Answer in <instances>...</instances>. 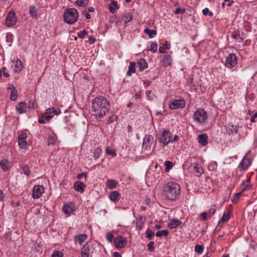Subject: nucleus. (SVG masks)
<instances>
[{
	"label": "nucleus",
	"instance_id": "3c124183",
	"mask_svg": "<svg viewBox=\"0 0 257 257\" xmlns=\"http://www.w3.org/2000/svg\"><path fill=\"white\" fill-rule=\"evenodd\" d=\"M241 194H242L241 192L234 194V195H233V198L231 200L233 203L234 204L237 202L238 199L241 196Z\"/></svg>",
	"mask_w": 257,
	"mask_h": 257
},
{
	"label": "nucleus",
	"instance_id": "b1692460",
	"mask_svg": "<svg viewBox=\"0 0 257 257\" xmlns=\"http://www.w3.org/2000/svg\"><path fill=\"white\" fill-rule=\"evenodd\" d=\"M85 187L84 183L80 181H76L74 184V189L81 193L83 192Z\"/></svg>",
	"mask_w": 257,
	"mask_h": 257
},
{
	"label": "nucleus",
	"instance_id": "c03bdc74",
	"mask_svg": "<svg viewBox=\"0 0 257 257\" xmlns=\"http://www.w3.org/2000/svg\"><path fill=\"white\" fill-rule=\"evenodd\" d=\"M168 234V231L167 230H162L160 231H158L156 234V235L157 237H162L163 235L166 236Z\"/></svg>",
	"mask_w": 257,
	"mask_h": 257
},
{
	"label": "nucleus",
	"instance_id": "aec40b11",
	"mask_svg": "<svg viewBox=\"0 0 257 257\" xmlns=\"http://www.w3.org/2000/svg\"><path fill=\"white\" fill-rule=\"evenodd\" d=\"M87 238V236L85 233L75 236L74 237V242L76 243L78 242L80 245H82V243L86 240Z\"/></svg>",
	"mask_w": 257,
	"mask_h": 257
},
{
	"label": "nucleus",
	"instance_id": "6e6d98bb",
	"mask_svg": "<svg viewBox=\"0 0 257 257\" xmlns=\"http://www.w3.org/2000/svg\"><path fill=\"white\" fill-rule=\"evenodd\" d=\"M117 118V116L115 114H113L111 116H109L108 120H107V123L110 124L114 122V121L116 120Z\"/></svg>",
	"mask_w": 257,
	"mask_h": 257
},
{
	"label": "nucleus",
	"instance_id": "cd10ccee",
	"mask_svg": "<svg viewBox=\"0 0 257 257\" xmlns=\"http://www.w3.org/2000/svg\"><path fill=\"white\" fill-rule=\"evenodd\" d=\"M136 64L135 62H131L128 66V70L126 72V75L128 76L132 75V73L136 72Z\"/></svg>",
	"mask_w": 257,
	"mask_h": 257
},
{
	"label": "nucleus",
	"instance_id": "603ef678",
	"mask_svg": "<svg viewBox=\"0 0 257 257\" xmlns=\"http://www.w3.org/2000/svg\"><path fill=\"white\" fill-rule=\"evenodd\" d=\"M216 207L215 205H212L208 211V216L211 217L216 211Z\"/></svg>",
	"mask_w": 257,
	"mask_h": 257
},
{
	"label": "nucleus",
	"instance_id": "a211bd4d",
	"mask_svg": "<svg viewBox=\"0 0 257 257\" xmlns=\"http://www.w3.org/2000/svg\"><path fill=\"white\" fill-rule=\"evenodd\" d=\"M208 138L206 134H202L198 136V142L202 146H206L208 144Z\"/></svg>",
	"mask_w": 257,
	"mask_h": 257
},
{
	"label": "nucleus",
	"instance_id": "7ed1b4c3",
	"mask_svg": "<svg viewBox=\"0 0 257 257\" xmlns=\"http://www.w3.org/2000/svg\"><path fill=\"white\" fill-rule=\"evenodd\" d=\"M64 21L68 24H73L77 21L78 13L75 9H68L63 14Z\"/></svg>",
	"mask_w": 257,
	"mask_h": 257
},
{
	"label": "nucleus",
	"instance_id": "680f3d73",
	"mask_svg": "<svg viewBox=\"0 0 257 257\" xmlns=\"http://www.w3.org/2000/svg\"><path fill=\"white\" fill-rule=\"evenodd\" d=\"M62 256L63 253L62 252L59 251H55L53 253L51 257H62Z\"/></svg>",
	"mask_w": 257,
	"mask_h": 257
},
{
	"label": "nucleus",
	"instance_id": "f03ea898",
	"mask_svg": "<svg viewBox=\"0 0 257 257\" xmlns=\"http://www.w3.org/2000/svg\"><path fill=\"white\" fill-rule=\"evenodd\" d=\"M180 186L177 183L170 182L166 183L163 187V195L168 200H177L180 196Z\"/></svg>",
	"mask_w": 257,
	"mask_h": 257
},
{
	"label": "nucleus",
	"instance_id": "de8ad7c7",
	"mask_svg": "<svg viewBox=\"0 0 257 257\" xmlns=\"http://www.w3.org/2000/svg\"><path fill=\"white\" fill-rule=\"evenodd\" d=\"M88 35V32L83 30L77 33L78 37L80 39H84Z\"/></svg>",
	"mask_w": 257,
	"mask_h": 257
},
{
	"label": "nucleus",
	"instance_id": "5701e85b",
	"mask_svg": "<svg viewBox=\"0 0 257 257\" xmlns=\"http://www.w3.org/2000/svg\"><path fill=\"white\" fill-rule=\"evenodd\" d=\"M27 104L25 102H20L18 103L16 106V110L20 114L24 113L26 112Z\"/></svg>",
	"mask_w": 257,
	"mask_h": 257
},
{
	"label": "nucleus",
	"instance_id": "79ce46f5",
	"mask_svg": "<svg viewBox=\"0 0 257 257\" xmlns=\"http://www.w3.org/2000/svg\"><path fill=\"white\" fill-rule=\"evenodd\" d=\"M164 165L166 167L165 168V171L166 172H168L170 170H171L173 166V164L172 162L171 161H166L165 163H164Z\"/></svg>",
	"mask_w": 257,
	"mask_h": 257
},
{
	"label": "nucleus",
	"instance_id": "4be33fe9",
	"mask_svg": "<svg viewBox=\"0 0 257 257\" xmlns=\"http://www.w3.org/2000/svg\"><path fill=\"white\" fill-rule=\"evenodd\" d=\"M13 61L14 63V71L16 72H20L23 67L22 62L18 58L16 60L14 59Z\"/></svg>",
	"mask_w": 257,
	"mask_h": 257
},
{
	"label": "nucleus",
	"instance_id": "a878e982",
	"mask_svg": "<svg viewBox=\"0 0 257 257\" xmlns=\"http://www.w3.org/2000/svg\"><path fill=\"white\" fill-rule=\"evenodd\" d=\"M118 185V182L113 179H108L106 182V187L109 189H115Z\"/></svg>",
	"mask_w": 257,
	"mask_h": 257
},
{
	"label": "nucleus",
	"instance_id": "13d9d810",
	"mask_svg": "<svg viewBox=\"0 0 257 257\" xmlns=\"http://www.w3.org/2000/svg\"><path fill=\"white\" fill-rule=\"evenodd\" d=\"M146 95L149 100H153L154 94L151 90H147L146 92Z\"/></svg>",
	"mask_w": 257,
	"mask_h": 257
},
{
	"label": "nucleus",
	"instance_id": "6ab92c4d",
	"mask_svg": "<svg viewBox=\"0 0 257 257\" xmlns=\"http://www.w3.org/2000/svg\"><path fill=\"white\" fill-rule=\"evenodd\" d=\"M137 66L139 68V71H143L145 68L148 67V66L146 60L143 58H141L138 60Z\"/></svg>",
	"mask_w": 257,
	"mask_h": 257
},
{
	"label": "nucleus",
	"instance_id": "8fccbe9b",
	"mask_svg": "<svg viewBox=\"0 0 257 257\" xmlns=\"http://www.w3.org/2000/svg\"><path fill=\"white\" fill-rule=\"evenodd\" d=\"M154 232L150 228H148L146 230V237L149 239H151L152 237L154 236Z\"/></svg>",
	"mask_w": 257,
	"mask_h": 257
},
{
	"label": "nucleus",
	"instance_id": "4c0bfd02",
	"mask_svg": "<svg viewBox=\"0 0 257 257\" xmlns=\"http://www.w3.org/2000/svg\"><path fill=\"white\" fill-rule=\"evenodd\" d=\"M158 49V44L155 42H151L150 46V48L148 49L149 51H151L153 53H155L157 52Z\"/></svg>",
	"mask_w": 257,
	"mask_h": 257
},
{
	"label": "nucleus",
	"instance_id": "69168bd1",
	"mask_svg": "<svg viewBox=\"0 0 257 257\" xmlns=\"http://www.w3.org/2000/svg\"><path fill=\"white\" fill-rule=\"evenodd\" d=\"M87 177V174L85 172L79 174L77 176V178L78 179H81L82 177H85V178Z\"/></svg>",
	"mask_w": 257,
	"mask_h": 257
},
{
	"label": "nucleus",
	"instance_id": "49530a36",
	"mask_svg": "<svg viewBox=\"0 0 257 257\" xmlns=\"http://www.w3.org/2000/svg\"><path fill=\"white\" fill-rule=\"evenodd\" d=\"M89 2V0H77L76 4L80 7H85Z\"/></svg>",
	"mask_w": 257,
	"mask_h": 257
},
{
	"label": "nucleus",
	"instance_id": "864d4df0",
	"mask_svg": "<svg viewBox=\"0 0 257 257\" xmlns=\"http://www.w3.org/2000/svg\"><path fill=\"white\" fill-rule=\"evenodd\" d=\"M234 3L233 1L231 0H224V2L222 4L221 6L222 8H224L226 5L227 7H229L232 6V4Z\"/></svg>",
	"mask_w": 257,
	"mask_h": 257
},
{
	"label": "nucleus",
	"instance_id": "a19ab883",
	"mask_svg": "<svg viewBox=\"0 0 257 257\" xmlns=\"http://www.w3.org/2000/svg\"><path fill=\"white\" fill-rule=\"evenodd\" d=\"M132 18H133L132 15L130 13H128L123 16V20L124 22V23L125 24H126V23H128L129 22H130L132 20Z\"/></svg>",
	"mask_w": 257,
	"mask_h": 257
},
{
	"label": "nucleus",
	"instance_id": "a18cd8bd",
	"mask_svg": "<svg viewBox=\"0 0 257 257\" xmlns=\"http://www.w3.org/2000/svg\"><path fill=\"white\" fill-rule=\"evenodd\" d=\"M18 98V91L17 89H14V90H12L11 92V94L10 95V98L12 100L15 101Z\"/></svg>",
	"mask_w": 257,
	"mask_h": 257
},
{
	"label": "nucleus",
	"instance_id": "37998d69",
	"mask_svg": "<svg viewBox=\"0 0 257 257\" xmlns=\"http://www.w3.org/2000/svg\"><path fill=\"white\" fill-rule=\"evenodd\" d=\"M204 249V246L203 245L197 244L195 246V251L199 254L203 253Z\"/></svg>",
	"mask_w": 257,
	"mask_h": 257
},
{
	"label": "nucleus",
	"instance_id": "2eb2a0df",
	"mask_svg": "<svg viewBox=\"0 0 257 257\" xmlns=\"http://www.w3.org/2000/svg\"><path fill=\"white\" fill-rule=\"evenodd\" d=\"M227 134L231 135L234 133H237L238 131V126L234 125L232 122L228 123L225 126Z\"/></svg>",
	"mask_w": 257,
	"mask_h": 257
},
{
	"label": "nucleus",
	"instance_id": "ddd939ff",
	"mask_svg": "<svg viewBox=\"0 0 257 257\" xmlns=\"http://www.w3.org/2000/svg\"><path fill=\"white\" fill-rule=\"evenodd\" d=\"M250 164V160L248 158H246V157H244L242 159L241 161L240 162V163H239L238 166V168L240 171H244L248 168Z\"/></svg>",
	"mask_w": 257,
	"mask_h": 257
},
{
	"label": "nucleus",
	"instance_id": "6e6552de",
	"mask_svg": "<svg viewBox=\"0 0 257 257\" xmlns=\"http://www.w3.org/2000/svg\"><path fill=\"white\" fill-rule=\"evenodd\" d=\"M17 20L16 14L14 11H11L8 14L5 24L7 27H11L15 25L17 23Z\"/></svg>",
	"mask_w": 257,
	"mask_h": 257
},
{
	"label": "nucleus",
	"instance_id": "f704fd0d",
	"mask_svg": "<svg viewBox=\"0 0 257 257\" xmlns=\"http://www.w3.org/2000/svg\"><path fill=\"white\" fill-rule=\"evenodd\" d=\"M61 112L59 108H56L54 107L48 108L46 110V113H52V114L58 115Z\"/></svg>",
	"mask_w": 257,
	"mask_h": 257
},
{
	"label": "nucleus",
	"instance_id": "c85d7f7f",
	"mask_svg": "<svg viewBox=\"0 0 257 257\" xmlns=\"http://www.w3.org/2000/svg\"><path fill=\"white\" fill-rule=\"evenodd\" d=\"M29 13L30 16L34 19H37V10L36 8L34 6H31L29 9Z\"/></svg>",
	"mask_w": 257,
	"mask_h": 257
},
{
	"label": "nucleus",
	"instance_id": "bb28decb",
	"mask_svg": "<svg viewBox=\"0 0 257 257\" xmlns=\"http://www.w3.org/2000/svg\"><path fill=\"white\" fill-rule=\"evenodd\" d=\"M172 57L170 55H165L163 56L162 62L164 66L167 67L172 63Z\"/></svg>",
	"mask_w": 257,
	"mask_h": 257
},
{
	"label": "nucleus",
	"instance_id": "423d86ee",
	"mask_svg": "<svg viewBox=\"0 0 257 257\" xmlns=\"http://www.w3.org/2000/svg\"><path fill=\"white\" fill-rule=\"evenodd\" d=\"M171 136L172 134L168 130H164L160 137H158V140L164 147L170 142Z\"/></svg>",
	"mask_w": 257,
	"mask_h": 257
},
{
	"label": "nucleus",
	"instance_id": "052dcab7",
	"mask_svg": "<svg viewBox=\"0 0 257 257\" xmlns=\"http://www.w3.org/2000/svg\"><path fill=\"white\" fill-rule=\"evenodd\" d=\"M42 117L47 121H49L53 117V114L52 113H46V112L45 113V115H42Z\"/></svg>",
	"mask_w": 257,
	"mask_h": 257
},
{
	"label": "nucleus",
	"instance_id": "0e129e2a",
	"mask_svg": "<svg viewBox=\"0 0 257 257\" xmlns=\"http://www.w3.org/2000/svg\"><path fill=\"white\" fill-rule=\"evenodd\" d=\"M201 215L202 216V219L203 220H206L207 217L208 216V213L206 212H202Z\"/></svg>",
	"mask_w": 257,
	"mask_h": 257
},
{
	"label": "nucleus",
	"instance_id": "09e8293b",
	"mask_svg": "<svg viewBox=\"0 0 257 257\" xmlns=\"http://www.w3.org/2000/svg\"><path fill=\"white\" fill-rule=\"evenodd\" d=\"M105 153L106 154L111 155L113 157H114L116 156L115 151L113 150L110 149L109 147L106 148Z\"/></svg>",
	"mask_w": 257,
	"mask_h": 257
},
{
	"label": "nucleus",
	"instance_id": "f3484780",
	"mask_svg": "<svg viewBox=\"0 0 257 257\" xmlns=\"http://www.w3.org/2000/svg\"><path fill=\"white\" fill-rule=\"evenodd\" d=\"M108 197L110 200L113 202H117L120 200V194L117 191H112L110 192L108 194Z\"/></svg>",
	"mask_w": 257,
	"mask_h": 257
},
{
	"label": "nucleus",
	"instance_id": "412c9836",
	"mask_svg": "<svg viewBox=\"0 0 257 257\" xmlns=\"http://www.w3.org/2000/svg\"><path fill=\"white\" fill-rule=\"evenodd\" d=\"M74 210V206L72 204H65L63 206V211L65 214L68 215H70Z\"/></svg>",
	"mask_w": 257,
	"mask_h": 257
},
{
	"label": "nucleus",
	"instance_id": "f8f14e48",
	"mask_svg": "<svg viewBox=\"0 0 257 257\" xmlns=\"http://www.w3.org/2000/svg\"><path fill=\"white\" fill-rule=\"evenodd\" d=\"M27 135L26 133H22L18 136V144L20 148L25 149L27 148V142L26 141Z\"/></svg>",
	"mask_w": 257,
	"mask_h": 257
},
{
	"label": "nucleus",
	"instance_id": "0eeeda50",
	"mask_svg": "<svg viewBox=\"0 0 257 257\" xmlns=\"http://www.w3.org/2000/svg\"><path fill=\"white\" fill-rule=\"evenodd\" d=\"M225 65L228 68L231 69L237 64V57L234 53L229 54L226 58Z\"/></svg>",
	"mask_w": 257,
	"mask_h": 257
},
{
	"label": "nucleus",
	"instance_id": "ea45409f",
	"mask_svg": "<svg viewBox=\"0 0 257 257\" xmlns=\"http://www.w3.org/2000/svg\"><path fill=\"white\" fill-rule=\"evenodd\" d=\"M56 142V138L53 136L49 135L47 138L48 145H54Z\"/></svg>",
	"mask_w": 257,
	"mask_h": 257
},
{
	"label": "nucleus",
	"instance_id": "774afa93",
	"mask_svg": "<svg viewBox=\"0 0 257 257\" xmlns=\"http://www.w3.org/2000/svg\"><path fill=\"white\" fill-rule=\"evenodd\" d=\"M179 136L177 135H175L173 138L171 139L170 138V142L171 143H174L177 142L179 140Z\"/></svg>",
	"mask_w": 257,
	"mask_h": 257
},
{
	"label": "nucleus",
	"instance_id": "4468645a",
	"mask_svg": "<svg viewBox=\"0 0 257 257\" xmlns=\"http://www.w3.org/2000/svg\"><path fill=\"white\" fill-rule=\"evenodd\" d=\"M92 252L93 246L90 245H85L81 249V257H89V254Z\"/></svg>",
	"mask_w": 257,
	"mask_h": 257
},
{
	"label": "nucleus",
	"instance_id": "5fc2aeb1",
	"mask_svg": "<svg viewBox=\"0 0 257 257\" xmlns=\"http://www.w3.org/2000/svg\"><path fill=\"white\" fill-rule=\"evenodd\" d=\"M217 164L216 162H212L208 165L209 170L210 171H213L217 169Z\"/></svg>",
	"mask_w": 257,
	"mask_h": 257
},
{
	"label": "nucleus",
	"instance_id": "9b49d317",
	"mask_svg": "<svg viewBox=\"0 0 257 257\" xmlns=\"http://www.w3.org/2000/svg\"><path fill=\"white\" fill-rule=\"evenodd\" d=\"M44 192V188L41 185H35L33 189L32 197L34 199L39 198Z\"/></svg>",
	"mask_w": 257,
	"mask_h": 257
},
{
	"label": "nucleus",
	"instance_id": "2f4dec72",
	"mask_svg": "<svg viewBox=\"0 0 257 257\" xmlns=\"http://www.w3.org/2000/svg\"><path fill=\"white\" fill-rule=\"evenodd\" d=\"M118 9H119V7L117 5V2H115V1L111 2V5L109 6V12L112 14H114L115 12V10H117Z\"/></svg>",
	"mask_w": 257,
	"mask_h": 257
},
{
	"label": "nucleus",
	"instance_id": "338daca9",
	"mask_svg": "<svg viewBox=\"0 0 257 257\" xmlns=\"http://www.w3.org/2000/svg\"><path fill=\"white\" fill-rule=\"evenodd\" d=\"M251 187V185H249V184H246L245 185H244V187L242 189V190H241L240 192H241L242 193L244 191L250 189Z\"/></svg>",
	"mask_w": 257,
	"mask_h": 257
},
{
	"label": "nucleus",
	"instance_id": "9d476101",
	"mask_svg": "<svg viewBox=\"0 0 257 257\" xmlns=\"http://www.w3.org/2000/svg\"><path fill=\"white\" fill-rule=\"evenodd\" d=\"M185 106V101L184 99L173 100L169 104V107L171 109L182 108Z\"/></svg>",
	"mask_w": 257,
	"mask_h": 257
},
{
	"label": "nucleus",
	"instance_id": "393cba45",
	"mask_svg": "<svg viewBox=\"0 0 257 257\" xmlns=\"http://www.w3.org/2000/svg\"><path fill=\"white\" fill-rule=\"evenodd\" d=\"M181 221L178 219H172L168 224V226L170 229L175 228L181 224Z\"/></svg>",
	"mask_w": 257,
	"mask_h": 257
},
{
	"label": "nucleus",
	"instance_id": "c9c22d12",
	"mask_svg": "<svg viewBox=\"0 0 257 257\" xmlns=\"http://www.w3.org/2000/svg\"><path fill=\"white\" fill-rule=\"evenodd\" d=\"M101 152L102 150L100 149V147H98L95 148L93 152V157L94 158L95 160L99 158V157L101 155Z\"/></svg>",
	"mask_w": 257,
	"mask_h": 257
},
{
	"label": "nucleus",
	"instance_id": "c756f323",
	"mask_svg": "<svg viewBox=\"0 0 257 257\" xmlns=\"http://www.w3.org/2000/svg\"><path fill=\"white\" fill-rule=\"evenodd\" d=\"M230 218V214L228 213H224L222 217L218 222V225H222L224 222L228 221Z\"/></svg>",
	"mask_w": 257,
	"mask_h": 257
},
{
	"label": "nucleus",
	"instance_id": "4d7b16f0",
	"mask_svg": "<svg viewBox=\"0 0 257 257\" xmlns=\"http://www.w3.org/2000/svg\"><path fill=\"white\" fill-rule=\"evenodd\" d=\"M106 239L107 240V241L110 243L112 242V239L113 238V234L112 232H108L107 233H106Z\"/></svg>",
	"mask_w": 257,
	"mask_h": 257
},
{
	"label": "nucleus",
	"instance_id": "e433bc0d",
	"mask_svg": "<svg viewBox=\"0 0 257 257\" xmlns=\"http://www.w3.org/2000/svg\"><path fill=\"white\" fill-rule=\"evenodd\" d=\"M144 33L148 34L150 38H154L157 35V32L154 30H150L149 28H146L144 30Z\"/></svg>",
	"mask_w": 257,
	"mask_h": 257
},
{
	"label": "nucleus",
	"instance_id": "20e7f679",
	"mask_svg": "<svg viewBox=\"0 0 257 257\" xmlns=\"http://www.w3.org/2000/svg\"><path fill=\"white\" fill-rule=\"evenodd\" d=\"M155 145L156 141L154 140L153 137L150 134L146 135L143 140L144 150L148 153H151L155 149Z\"/></svg>",
	"mask_w": 257,
	"mask_h": 257
},
{
	"label": "nucleus",
	"instance_id": "7c9ffc66",
	"mask_svg": "<svg viewBox=\"0 0 257 257\" xmlns=\"http://www.w3.org/2000/svg\"><path fill=\"white\" fill-rule=\"evenodd\" d=\"M193 171L196 176H199L203 173V169L198 164H196L193 167Z\"/></svg>",
	"mask_w": 257,
	"mask_h": 257
},
{
	"label": "nucleus",
	"instance_id": "bf43d9fd",
	"mask_svg": "<svg viewBox=\"0 0 257 257\" xmlns=\"http://www.w3.org/2000/svg\"><path fill=\"white\" fill-rule=\"evenodd\" d=\"M202 14L204 16H207L208 15L210 16H212L213 14L212 12H209L208 8H205L202 10Z\"/></svg>",
	"mask_w": 257,
	"mask_h": 257
},
{
	"label": "nucleus",
	"instance_id": "e2e57ef3",
	"mask_svg": "<svg viewBox=\"0 0 257 257\" xmlns=\"http://www.w3.org/2000/svg\"><path fill=\"white\" fill-rule=\"evenodd\" d=\"M155 242L153 241H150L148 244H147V247L148 248V249L150 251H152L154 249V245Z\"/></svg>",
	"mask_w": 257,
	"mask_h": 257
},
{
	"label": "nucleus",
	"instance_id": "72a5a7b5",
	"mask_svg": "<svg viewBox=\"0 0 257 257\" xmlns=\"http://www.w3.org/2000/svg\"><path fill=\"white\" fill-rule=\"evenodd\" d=\"M231 38L236 40L237 42L241 43L243 42V38L239 33L236 31H234L231 35Z\"/></svg>",
	"mask_w": 257,
	"mask_h": 257
},
{
	"label": "nucleus",
	"instance_id": "39448f33",
	"mask_svg": "<svg viewBox=\"0 0 257 257\" xmlns=\"http://www.w3.org/2000/svg\"><path fill=\"white\" fill-rule=\"evenodd\" d=\"M193 117L196 122L203 123L207 119V113L203 109L199 108L194 112Z\"/></svg>",
	"mask_w": 257,
	"mask_h": 257
},
{
	"label": "nucleus",
	"instance_id": "f257e3e1",
	"mask_svg": "<svg viewBox=\"0 0 257 257\" xmlns=\"http://www.w3.org/2000/svg\"><path fill=\"white\" fill-rule=\"evenodd\" d=\"M110 104L106 98L102 96L95 97L92 101V111L93 115L99 118L105 115L110 110Z\"/></svg>",
	"mask_w": 257,
	"mask_h": 257
},
{
	"label": "nucleus",
	"instance_id": "dca6fc26",
	"mask_svg": "<svg viewBox=\"0 0 257 257\" xmlns=\"http://www.w3.org/2000/svg\"><path fill=\"white\" fill-rule=\"evenodd\" d=\"M146 221V218L143 216H140L136 218V226L137 230H141L144 226Z\"/></svg>",
	"mask_w": 257,
	"mask_h": 257
},
{
	"label": "nucleus",
	"instance_id": "58836bf2",
	"mask_svg": "<svg viewBox=\"0 0 257 257\" xmlns=\"http://www.w3.org/2000/svg\"><path fill=\"white\" fill-rule=\"evenodd\" d=\"M21 167L23 173L24 174L26 175L27 176H29L30 174V171L29 167L27 165L24 164H22Z\"/></svg>",
	"mask_w": 257,
	"mask_h": 257
},
{
	"label": "nucleus",
	"instance_id": "1a4fd4ad",
	"mask_svg": "<svg viewBox=\"0 0 257 257\" xmlns=\"http://www.w3.org/2000/svg\"><path fill=\"white\" fill-rule=\"evenodd\" d=\"M114 245L117 248L124 247L127 244V240L121 235L117 236L114 240Z\"/></svg>",
	"mask_w": 257,
	"mask_h": 257
},
{
	"label": "nucleus",
	"instance_id": "473e14b6",
	"mask_svg": "<svg viewBox=\"0 0 257 257\" xmlns=\"http://www.w3.org/2000/svg\"><path fill=\"white\" fill-rule=\"evenodd\" d=\"M9 162L6 159L2 160L0 162V166L4 171H7L9 170Z\"/></svg>",
	"mask_w": 257,
	"mask_h": 257
}]
</instances>
